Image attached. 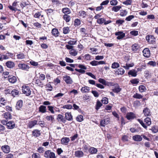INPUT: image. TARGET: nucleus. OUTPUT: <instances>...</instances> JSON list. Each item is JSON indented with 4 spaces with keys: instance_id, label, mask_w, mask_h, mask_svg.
<instances>
[{
    "instance_id": "f03ea898",
    "label": "nucleus",
    "mask_w": 158,
    "mask_h": 158,
    "mask_svg": "<svg viewBox=\"0 0 158 158\" xmlns=\"http://www.w3.org/2000/svg\"><path fill=\"white\" fill-rule=\"evenodd\" d=\"M18 66L19 69L27 71H28L30 68V67L25 64H19Z\"/></svg>"
},
{
    "instance_id": "cd10ccee",
    "label": "nucleus",
    "mask_w": 158,
    "mask_h": 158,
    "mask_svg": "<svg viewBox=\"0 0 158 158\" xmlns=\"http://www.w3.org/2000/svg\"><path fill=\"white\" fill-rule=\"evenodd\" d=\"M23 101L22 100H20L18 101L16 104V109L19 110L20 108H21L23 106Z\"/></svg>"
},
{
    "instance_id": "49530a36",
    "label": "nucleus",
    "mask_w": 158,
    "mask_h": 158,
    "mask_svg": "<svg viewBox=\"0 0 158 158\" xmlns=\"http://www.w3.org/2000/svg\"><path fill=\"white\" fill-rule=\"evenodd\" d=\"M105 19L103 18H101L98 19L97 22V23L100 24H102L103 23L104 24Z\"/></svg>"
},
{
    "instance_id": "774afa93",
    "label": "nucleus",
    "mask_w": 158,
    "mask_h": 158,
    "mask_svg": "<svg viewBox=\"0 0 158 158\" xmlns=\"http://www.w3.org/2000/svg\"><path fill=\"white\" fill-rule=\"evenodd\" d=\"M134 18L133 15H130L126 18L125 20L127 21H130L132 19Z\"/></svg>"
},
{
    "instance_id": "09e8293b",
    "label": "nucleus",
    "mask_w": 158,
    "mask_h": 158,
    "mask_svg": "<svg viewBox=\"0 0 158 158\" xmlns=\"http://www.w3.org/2000/svg\"><path fill=\"white\" fill-rule=\"evenodd\" d=\"M54 107L56 108V107L53 106H48V110L50 111L52 114H54L55 113V112L54 111Z\"/></svg>"
},
{
    "instance_id": "f8f14e48",
    "label": "nucleus",
    "mask_w": 158,
    "mask_h": 158,
    "mask_svg": "<svg viewBox=\"0 0 158 158\" xmlns=\"http://www.w3.org/2000/svg\"><path fill=\"white\" fill-rule=\"evenodd\" d=\"M143 55L146 57H148L150 56V51L148 48H145L143 51Z\"/></svg>"
},
{
    "instance_id": "ddd939ff",
    "label": "nucleus",
    "mask_w": 158,
    "mask_h": 158,
    "mask_svg": "<svg viewBox=\"0 0 158 158\" xmlns=\"http://www.w3.org/2000/svg\"><path fill=\"white\" fill-rule=\"evenodd\" d=\"M38 121L36 120H34L30 122L27 125V127L31 128L33 127L35 125L37 124Z\"/></svg>"
},
{
    "instance_id": "423d86ee",
    "label": "nucleus",
    "mask_w": 158,
    "mask_h": 158,
    "mask_svg": "<svg viewBox=\"0 0 158 158\" xmlns=\"http://www.w3.org/2000/svg\"><path fill=\"white\" fill-rule=\"evenodd\" d=\"M64 80L67 84H71L73 82L70 77L67 75L64 76Z\"/></svg>"
},
{
    "instance_id": "473e14b6",
    "label": "nucleus",
    "mask_w": 158,
    "mask_h": 158,
    "mask_svg": "<svg viewBox=\"0 0 158 158\" xmlns=\"http://www.w3.org/2000/svg\"><path fill=\"white\" fill-rule=\"evenodd\" d=\"M6 102V101L4 98H0V106L5 105Z\"/></svg>"
},
{
    "instance_id": "8fccbe9b",
    "label": "nucleus",
    "mask_w": 158,
    "mask_h": 158,
    "mask_svg": "<svg viewBox=\"0 0 158 158\" xmlns=\"http://www.w3.org/2000/svg\"><path fill=\"white\" fill-rule=\"evenodd\" d=\"M119 66L120 65L118 63L115 62L112 64L111 68L113 69H115L119 67Z\"/></svg>"
},
{
    "instance_id": "9b49d317",
    "label": "nucleus",
    "mask_w": 158,
    "mask_h": 158,
    "mask_svg": "<svg viewBox=\"0 0 158 158\" xmlns=\"http://www.w3.org/2000/svg\"><path fill=\"white\" fill-rule=\"evenodd\" d=\"M1 149L3 152L6 153H7L10 151V147L8 145H5L2 146Z\"/></svg>"
},
{
    "instance_id": "3c124183",
    "label": "nucleus",
    "mask_w": 158,
    "mask_h": 158,
    "mask_svg": "<svg viewBox=\"0 0 158 158\" xmlns=\"http://www.w3.org/2000/svg\"><path fill=\"white\" fill-rule=\"evenodd\" d=\"M152 131L154 133H156L158 132V127L155 126L152 127L151 129Z\"/></svg>"
},
{
    "instance_id": "2f4dec72",
    "label": "nucleus",
    "mask_w": 158,
    "mask_h": 158,
    "mask_svg": "<svg viewBox=\"0 0 158 158\" xmlns=\"http://www.w3.org/2000/svg\"><path fill=\"white\" fill-rule=\"evenodd\" d=\"M69 53L71 55L75 56L77 54L78 52L75 49H73L69 51Z\"/></svg>"
},
{
    "instance_id": "7ed1b4c3",
    "label": "nucleus",
    "mask_w": 158,
    "mask_h": 158,
    "mask_svg": "<svg viewBox=\"0 0 158 158\" xmlns=\"http://www.w3.org/2000/svg\"><path fill=\"white\" fill-rule=\"evenodd\" d=\"M146 40L149 43L154 44L155 41V38L153 35H148L146 36Z\"/></svg>"
},
{
    "instance_id": "aec40b11",
    "label": "nucleus",
    "mask_w": 158,
    "mask_h": 158,
    "mask_svg": "<svg viewBox=\"0 0 158 158\" xmlns=\"http://www.w3.org/2000/svg\"><path fill=\"white\" fill-rule=\"evenodd\" d=\"M8 80L9 81L12 83H15L17 81V78L14 76H8Z\"/></svg>"
},
{
    "instance_id": "a878e982",
    "label": "nucleus",
    "mask_w": 158,
    "mask_h": 158,
    "mask_svg": "<svg viewBox=\"0 0 158 158\" xmlns=\"http://www.w3.org/2000/svg\"><path fill=\"white\" fill-rule=\"evenodd\" d=\"M39 111L42 113H44L46 112V106L44 105H41L39 107Z\"/></svg>"
},
{
    "instance_id": "6e6d98bb",
    "label": "nucleus",
    "mask_w": 158,
    "mask_h": 158,
    "mask_svg": "<svg viewBox=\"0 0 158 158\" xmlns=\"http://www.w3.org/2000/svg\"><path fill=\"white\" fill-rule=\"evenodd\" d=\"M102 102L103 104H107L108 102V98L105 97L103 98L102 100Z\"/></svg>"
},
{
    "instance_id": "e2e57ef3",
    "label": "nucleus",
    "mask_w": 158,
    "mask_h": 158,
    "mask_svg": "<svg viewBox=\"0 0 158 158\" xmlns=\"http://www.w3.org/2000/svg\"><path fill=\"white\" fill-rule=\"evenodd\" d=\"M73 106L72 105L69 104L65 105L63 106V108L64 109H71L72 108Z\"/></svg>"
},
{
    "instance_id": "2eb2a0df",
    "label": "nucleus",
    "mask_w": 158,
    "mask_h": 158,
    "mask_svg": "<svg viewBox=\"0 0 158 158\" xmlns=\"http://www.w3.org/2000/svg\"><path fill=\"white\" fill-rule=\"evenodd\" d=\"M65 119L68 121H71L73 119V116L70 112H67L65 114Z\"/></svg>"
},
{
    "instance_id": "69168bd1",
    "label": "nucleus",
    "mask_w": 158,
    "mask_h": 158,
    "mask_svg": "<svg viewBox=\"0 0 158 158\" xmlns=\"http://www.w3.org/2000/svg\"><path fill=\"white\" fill-rule=\"evenodd\" d=\"M90 64L93 66H97L98 65V61L94 60L90 62Z\"/></svg>"
},
{
    "instance_id": "72a5a7b5",
    "label": "nucleus",
    "mask_w": 158,
    "mask_h": 158,
    "mask_svg": "<svg viewBox=\"0 0 158 158\" xmlns=\"http://www.w3.org/2000/svg\"><path fill=\"white\" fill-rule=\"evenodd\" d=\"M121 8V6H113L111 10L113 11L117 12L119 11Z\"/></svg>"
},
{
    "instance_id": "ea45409f",
    "label": "nucleus",
    "mask_w": 158,
    "mask_h": 158,
    "mask_svg": "<svg viewBox=\"0 0 158 158\" xmlns=\"http://www.w3.org/2000/svg\"><path fill=\"white\" fill-rule=\"evenodd\" d=\"M102 104L101 102L99 101H97L95 109L97 110H98L100 107L102 106Z\"/></svg>"
},
{
    "instance_id": "4be33fe9",
    "label": "nucleus",
    "mask_w": 158,
    "mask_h": 158,
    "mask_svg": "<svg viewBox=\"0 0 158 158\" xmlns=\"http://www.w3.org/2000/svg\"><path fill=\"white\" fill-rule=\"evenodd\" d=\"M75 155L76 157H81L84 156V153L82 151L78 150L75 152Z\"/></svg>"
},
{
    "instance_id": "bf43d9fd",
    "label": "nucleus",
    "mask_w": 158,
    "mask_h": 158,
    "mask_svg": "<svg viewBox=\"0 0 158 158\" xmlns=\"http://www.w3.org/2000/svg\"><path fill=\"white\" fill-rule=\"evenodd\" d=\"M63 33L64 34L68 33L69 31V28L68 27H64L63 28Z\"/></svg>"
},
{
    "instance_id": "f257e3e1",
    "label": "nucleus",
    "mask_w": 158,
    "mask_h": 158,
    "mask_svg": "<svg viewBox=\"0 0 158 158\" xmlns=\"http://www.w3.org/2000/svg\"><path fill=\"white\" fill-rule=\"evenodd\" d=\"M23 93L26 96H29L31 94V90L30 87L26 85H23L22 87Z\"/></svg>"
},
{
    "instance_id": "37998d69",
    "label": "nucleus",
    "mask_w": 158,
    "mask_h": 158,
    "mask_svg": "<svg viewBox=\"0 0 158 158\" xmlns=\"http://www.w3.org/2000/svg\"><path fill=\"white\" fill-rule=\"evenodd\" d=\"M127 11L126 10H122L120 11V15L122 16H126L127 14Z\"/></svg>"
},
{
    "instance_id": "864d4df0",
    "label": "nucleus",
    "mask_w": 158,
    "mask_h": 158,
    "mask_svg": "<svg viewBox=\"0 0 158 158\" xmlns=\"http://www.w3.org/2000/svg\"><path fill=\"white\" fill-rule=\"evenodd\" d=\"M130 82L132 84H137L139 82V80L138 79L135 78L131 80Z\"/></svg>"
},
{
    "instance_id": "c03bdc74",
    "label": "nucleus",
    "mask_w": 158,
    "mask_h": 158,
    "mask_svg": "<svg viewBox=\"0 0 158 158\" xmlns=\"http://www.w3.org/2000/svg\"><path fill=\"white\" fill-rule=\"evenodd\" d=\"M11 94L12 96L15 97V96L19 94V91L17 90L14 89L11 91Z\"/></svg>"
},
{
    "instance_id": "c9c22d12",
    "label": "nucleus",
    "mask_w": 158,
    "mask_h": 158,
    "mask_svg": "<svg viewBox=\"0 0 158 158\" xmlns=\"http://www.w3.org/2000/svg\"><path fill=\"white\" fill-rule=\"evenodd\" d=\"M46 119L48 121H50L52 123L54 119V116L52 115L47 116L46 117Z\"/></svg>"
},
{
    "instance_id": "f704fd0d",
    "label": "nucleus",
    "mask_w": 158,
    "mask_h": 158,
    "mask_svg": "<svg viewBox=\"0 0 158 158\" xmlns=\"http://www.w3.org/2000/svg\"><path fill=\"white\" fill-rule=\"evenodd\" d=\"M52 35L55 36H58V31L57 29L56 28H53L52 29Z\"/></svg>"
},
{
    "instance_id": "4c0bfd02",
    "label": "nucleus",
    "mask_w": 158,
    "mask_h": 158,
    "mask_svg": "<svg viewBox=\"0 0 158 158\" xmlns=\"http://www.w3.org/2000/svg\"><path fill=\"white\" fill-rule=\"evenodd\" d=\"M62 11L65 14V15H68L70 13V10L68 8H63Z\"/></svg>"
},
{
    "instance_id": "58836bf2",
    "label": "nucleus",
    "mask_w": 158,
    "mask_h": 158,
    "mask_svg": "<svg viewBox=\"0 0 158 158\" xmlns=\"http://www.w3.org/2000/svg\"><path fill=\"white\" fill-rule=\"evenodd\" d=\"M133 98L138 99H140L143 98V96L139 94L136 93L133 96Z\"/></svg>"
},
{
    "instance_id": "9d476101",
    "label": "nucleus",
    "mask_w": 158,
    "mask_h": 158,
    "mask_svg": "<svg viewBox=\"0 0 158 158\" xmlns=\"http://www.w3.org/2000/svg\"><path fill=\"white\" fill-rule=\"evenodd\" d=\"M15 126V124L14 121H10L7 122V127L9 129L14 128Z\"/></svg>"
},
{
    "instance_id": "7c9ffc66",
    "label": "nucleus",
    "mask_w": 158,
    "mask_h": 158,
    "mask_svg": "<svg viewBox=\"0 0 158 158\" xmlns=\"http://www.w3.org/2000/svg\"><path fill=\"white\" fill-rule=\"evenodd\" d=\"M125 71L124 69L122 68H120L118 69L116 71V73L118 74L122 75L124 73Z\"/></svg>"
},
{
    "instance_id": "39448f33",
    "label": "nucleus",
    "mask_w": 158,
    "mask_h": 158,
    "mask_svg": "<svg viewBox=\"0 0 158 158\" xmlns=\"http://www.w3.org/2000/svg\"><path fill=\"white\" fill-rule=\"evenodd\" d=\"M115 35L118 36L116 38L118 40L122 39L125 36V34L122 31H118L115 33Z\"/></svg>"
},
{
    "instance_id": "a19ab883",
    "label": "nucleus",
    "mask_w": 158,
    "mask_h": 158,
    "mask_svg": "<svg viewBox=\"0 0 158 158\" xmlns=\"http://www.w3.org/2000/svg\"><path fill=\"white\" fill-rule=\"evenodd\" d=\"M4 117L6 119L11 118V115L10 113L9 112L5 113L4 114Z\"/></svg>"
},
{
    "instance_id": "0eeeda50",
    "label": "nucleus",
    "mask_w": 158,
    "mask_h": 158,
    "mask_svg": "<svg viewBox=\"0 0 158 158\" xmlns=\"http://www.w3.org/2000/svg\"><path fill=\"white\" fill-rule=\"evenodd\" d=\"M6 66L9 69H13L15 66V63L12 61H8L5 63Z\"/></svg>"
},
{
    "instance_id": "dca6fc26",
    "label": "nucleus",
    "mask_w": 158,
    "mask_h": 158,
    "mask_svg": "<svg viewBox=\"0 0 158 158\" xmlns=\"http://www.w3.org/2000/svg\"><path fill=\"white\" fill-rule=\"evenodd\" d=\"M114 88L112 89V91L114 93H118L121 90V88L120 87L118 84H115L114 86Z\"/></svg>"
},
{
    "instance_id": "603ef678",
    "label": "nucleus",
    "mask_w": 158,
    "mask_h": 158,
    "mask_svg": "<svg viewBox=\"0 0 158 158\" xmlns=\"http://www.w3.org/2000/svg\"><path fill=\"white\" fill-rule=\"evenodd\" d=\"M124 22V21L123 20L118 19L116 21V23L119 26L122 25Z\"/></svg>"
},
{
    "instance_id": "e433bc0d",
    "label": "nucleus",
    "mask_w": 158,
    "mask_h": 158,
    "mask_svg": "<svg viewBox=\"0 0 158 158\" xmlns=\"http://www.w3.org/2000/svg\"><path fill=\"white\" fill-rule=\"evenodd\" d=\"M79 15L80 16L83 18H84L87 15V14L84 11H81L79 12Z\"/></svg>"
},
{
    "instance_id": "338daca9",
    "label": "nucleus",
    "mask_w": 158,
    "mask_h": 158,
    "mask_svg": "<svg viewBox=\"0 0 158 158\" xmlns=\"http://www.w3.org/2000/svg\"><path fill=\"white\" fill-rule=\"evenodd\" d=\"M137 120L144 128L146 129L147 128V126L143 123L142 120L140 119H138Z\"/></svg>"
},
{
    "instance_id": "a211bd4d",
    "label": "nucleus",
    "mask_w": 158,
    "mask_h": 158,
    "mask_svg": "<svg viewBox=\"0 0 158 158\" xmlns=\"http://www.w3.org/2000/svg\"><path fill=\"white\" fill-rule=\"evenodd\" d=\"M133 140L136 141H140L142 140V136L138 135H135L132 137Z\"/></svg>"
},
{
    "instance_id": "1a4fd4ad",
    "label": "nucleus",
    "mask_w": 158,
    "mask_h": 158,
    "mask_svg": "<svg viewBox=\"0 0 158 158\" xmlns=\"http://www.w3.org/2000/svg\"><path fill=\"white\" fill-rule=\"evenodd\" d=\"M41 134V131L38 129H35L32 131V135L35 137H39Z\"/></svg>"
},
{
    "instance_id": "6e6552de",
    "label": "nucleus",
    "mask_w": 158,
    "mask_h": 158,
    "mask_svg": "<svg viewBox=\"0 0 158 158\" xmlns=\"http://www.w3.org/2000/svg\"><path fill=\"white\" fill-rule=\"evenodd\" d=\"M61 144L64 145H67L70 141V139L68 137H63L61 139Z\"/></svg>"
},
{
    "instance_id": "f3484780",
    "label": "nucleus",
    "mask_w": 158,
    "mask_h": 158,
    "mask_svg": "<svg viewBox=\"0 0 158 158\" xmlns=\"http://www.w3.org/2000/svg\"><path fill=\"white\" fill-rule=\"evenodd\" d=\"M109 119L108 118L106 119H102L100 122V125L102 127H104L109 123Z\"/></svg>"
},
{
    "instance_id": "b1692460",
    "label": "nucleus",
    "mask_w": 158,
    "mask_h": 158,
    "mask_svg": "<svg viewBox=\"0 0 158 158\" xmlns=\"http://www.w3.org/2000/svg\"><path fill=\"white\" fill-rule=\"evenodd\" d=\"M81 91L83 93H87L88 92L89 90V88L88 86H85L83 87L81 89Z\"/></svg>"
},
{
    "instance_id": "680f3d73",
    "label": "nucleus",
    "mask_w": 158,
    "mask_h": 158,
    "mask_svg": "<svg viewBox=\"0 0 158 158\" xmlns=\"http://www.w3.org/2000/svg\"><path fill=\"white\" fill-rule=\"evenodd\" d=\"M81 24V21L79 19H76L74 21V25L75 26H78Z\"/></svg>"
},
{
    "instance_id": "bb28decb",
    "label": "nucleus",
    "mask_w": 158,
    "mask_h": 158,
    "mask_svg": "<svg viewBox=\"0 0 158 158\" xmlns=\"http://www.w3.org/2000/svg\"><path fill=\"white\" fill-rule=\"evenodd\" d=\"M89 151L91 154H96L98 152L97 149L93 147H91L89 149Z\"/></svg>"
},
{
    "instance_id": "13d9d810",
    "label": "nucleus",
    "mask_w": 158,
    "mask_h": 158,
    "mask_svg": "<svg viewBox=\"0 0 158 158\" xmlns=\"http://www.w3.org/2000/svg\"><path fill=\"white\" fill-rule=\"evenodd\" d=\"M40 76L39 77V79L41 81H44L45 78V75L43 74L39 73Z\"/></svg>"
},
{
    "instance_id": "a18cd8bd",
    "label": "nucleus",
    "mask_w": 158,
    "mask_h": 158,
    "mask_svg": "<svg viewBox=\"0 0 158 158\" xmlns=\"http://www.w3.org/2000/svg\"><path fill=\"white\" fill-rule=\"evenodd\" d=\"M144 122L148 126H149L151 124V118L148 117L144 119Z\"/></svg>"
},
{
    "instance_id": "79ce46f5",
    "label": "nucleus",
    "mask_w": 158,
    "mask_h": 158,
    "mask_svg": "<svg viewBox=\"0 0 158 158\" xmlns=\"http://www.w3.org/2000/svg\"><path fill=\"white\" fill-rule=\"evenodd\" d=\"M63 18L67 22H69L70 19V17L69 15H64L63 16Z\"/></svg>"
},
{
    "instance_id": "0e129e2a",
    "label": "nucleus",
    "mask_w": 158,
    "mask_h": 158,
    "mask_svg": "<svg viewBox=\"0 0 158 158\" xmlns=\"http://www.w3.org/2000/svg\"><path fill=\"white\" fill-rule=\"evenodd\" d=\"M32 158H40V155L37 153H33L32 156Z\"/></svg>"
},
{
    "instance_id": "20e7f679",
    "label": "nucleus",
    "mask_w": 158,
    "mask_h": 158,
    "mask_svg": "<svg viewBox=\"0 0 158 158\" xmlns=\"http://www.w3.org/2000/svg\"><path fill=\"white\" fill-rule=\"evenodd\" d=\"M78 67L81 69H75V70L76 71L81 73H85V70H86L87 68L85 65L81 64H79L78 65Z\"/></svg>"
},
{
    "instance_id": "052dcab7",
    "label": "nucleus",
    "mask_w": 158,
    "mask_h": 158,
    "mask_svg": "<svg viewBox=\"0 0 158 158\" xmlns=\"http://www.w3.org/2000/svg\"><path fill=\"white\" fill-rule=\"evenodd\" d=\"M47 10L48 12L47 14L48 13L51 14V15H54L55 13V10L51 9H48Z\"/></svg>"
},
{
    "instance_id": "5fc2aeb1",
    "label": "nucleus",
    "mask_w": 158,
    "mask_h": 158,
    "mask_svg": "<svg viewBox=\"0 0 158 158\" xmlns=\"http://www.w3.org/2000/svg\"><path fill=\"white\" fill-rule=\"evenodd\" d=\"M17 58L18 59H21L25 58V56L23 53H20L18 54L17 56Z\"/></svg>"
},
{
    "instance_id": "4d7b16f0",
    "label": "nucleus",
    "mask_w": 158,
    "mask_h": 158,
    "mask_svg": "<svg viewBox=\"0 0 158 158\" xmlns=\"http://www.w3.org/2000/svg\"><path fill=\"white\" fill-rule=\"evenodd\" d=\"M132 2V0H127L123 2V3L126 5H131Z\"/></svg>"
},
{
    "instance_id": "6ab92c4d",
    "label": "nucleus",
    "mask_w": 158,
    "mask_h": 158,
    "mask_svg": "<svg viewBox=\"0 0 158 158\" xmlns=\"http://www.w3.org/2000/svg\"><path fill=\"white\" fill-rule=\"evenodd\" d=\"M139 48V45L135 43L132 45L131 50L132 51L135 52L138 51Z\"/></svg>"
},
{
    "instance_id": "412c9836",
    "label": "nucleus",
    "mask_w": 158,
    "mask_h": 158,
    "mask_svg": "<svg viewBox=\"0 0 158 158\" xmlns=\"http://www.w3.org/2000/svg\"><path fill=\"white\" fill-rule=\"evenodd\" d=\"M135 117V114L132 112L128 113L126 115V118L128 120L133 119Z\"/></svg>"
},
{
    "instance_id": "393cba45",
    "label": "nucleus",
    "mask_w": 158,
    "mask_h": 158,
    "mask_svg": "<svg viewBox=\"0 0 158 158\" xmlns=\"http://www.w3.org/2000/svg\"><path fill=\"white\" fill-rule=\"evenodd\" d=\"M137 71H136L135 70L132 69L130 70L128 72V74L129 75H131L132 77H135L137 75Z\"/></svg>"
},
{
    "instance_id": "de8ad7c7",
    "label": "nucleus",
    "mask_w": 158,
    "mask_h": 158,
    "mask_svg": "<svg viewBox=\"0 0 158 158\" xmlns=\"http://www.w3.org/2000/svg\"><path fill=\"white\" fill-rule=\"evenodd\" d=\"M76 120L78 122H81L83 120V117L82 115H79L76 118Z\"/></svg>"
},
{
    "instance_id": "4468645a",
    "label": "nucleus",
    "mask_w": 158,
    "mask_h": 158,
    "mask_svg": "<svg viewBox=\"0 0 158 158\" xmlns=\"http://www.w3.org/2000/svg\"><path fill=\"white\" fill-rule=\"evenodd\" d=\"M56 119L59 122H62L64 123H65L66 122L65 119L64 118L63 116L60 114L58 115Z\"/></svg>"
},
{
    "instance_id": "c756f323",
    "label": "nucleus",
    "mask_w": 158,
    "mask_h": 158,
    "mask_svg": "<svg viewBox=\"0 0 158 158\" xmlns=\"http://www.w3.org/2000/svg\"><path fill=\"white\" fill-rule=\"evenodd\" d=\"M53 152H51L50 150H47L44 153V156L46 158H49Z\"/></svg>"
},
{
    "instance_id": "5701e85b",
    "label": "nucleus",
    "mask_w": 158,
    "mask_h": 158,
    "mask_svg": "<svg viewBox=\"0 0 158 158\" xmlns=\"http://www.w3.org/2000/svg\"><path fill=\"white\" fill-rule=\"evenodd\" d=\"M143 113L145 116H148L151 115L150 110L148 107L144 108L143 110Z\"/></svg>"
},
{
    "instance_id": "c85d7f7f",
    "label": "nucleus",
    "mask_w": 158,
    "mask_h": 158,
    "mask_svg": "<svg viewBox=\"0 0 158 158\" xmlns=\"http://www.w3.org/2000/svg\"><path fill=\"white\" fill-rule=\"evenodd\" d=\"M139 91L141 93H143L145 92L147 90V89L145 86L143 85H140L139 87Z\"/></svg>"
}]
</instances>
